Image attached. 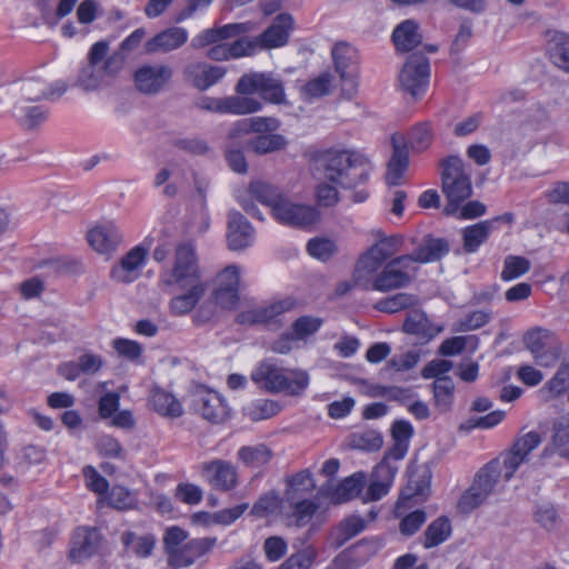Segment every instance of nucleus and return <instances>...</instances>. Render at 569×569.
I'll use <instances>...</instances> for the list:
<instances>
[{
	"label": "nucleus",
	"instance_id": "56",
	"mask_svg": "<svg viewBox=\"0 0 569 569\" xmlns=\"http://www.w3.org/2000/svg\"><path fill=\"white\" fill-rule=\"evenodd\" d=\"M569 449V422L565 419H560L555 425V433L552 437V450L546 448L542 452V457H547L552 451H556L560 457L563 456V451Z\"/></svg>",
	"mask_w": 569,
	"mask_h": 569
},
{
	"label": "nucleus",
	"instance_id": "9",
	"mask_svg": "<svg viewBox=\"0 0 569 569\" xmlns=\"http://www.w3.org/2000/svg\"><path fill=\"white\" fill-rule=\"evenodd\" d=\"M164 286H178L181 289L191 284H204L201 281L194 248L191 243H181L177 247L172 268L160 276Z\"/></svg>",
	"mask_w": 569,
	"mask_h": 569
},
{
	"label": "nucleus",
	"instance_id": "36",
	"mask_svg": "<svg viewBox=\"0 0 569 569\" xmlns=\"http://www.w3.org/2000/svg\"><path fill=\"white\" fill-rule=\"evenodd\" d=\"M237 458L244 467L258 469L270 462L272 451L264 443L243 446L238 450Z\"/></svg>",
	"mask_w": 569,
	"mask_h": 569
},
{
	"label": "nucleus",
	"instance_id": "58",
	"mask_svg": "<svg viewBox=\"0 0 569 569\" xmlns=\"http://www.w3.org/2000/svg\"><path fill=\"white\" fill-rule=\"evenodd\" d=\"M14 116L23 124L33 128L46 120L47 111L40 106L24 107L21 103H18L14 107Z\"/></svg>",
	"mask_w": 569,
	"mask_h": 569
},
{
	"label": "nucleus",
	"instance_id": "44",
	"mask_svg": "<svg viewBox=\"0 0 569 569\" xmlns=\"http://www.w3.org/2000/svg\"><path fill=\"white\" fill-rule=\"evenodd\" d=\"M557 341V337L550 330L543 328H533L523 337V343L532 357H536L543 348L548 349V347Z\"/></svg>",
	"mask_w": 569,
	"mask_h": 569
},
{
	"label": "nucleus",
	"instance_id": "38",
	"mask_svg": "<svg viewBox=\"0 0 569 569\" xmlns=\"http://www.w3.org/2000/svg\"><path fill=\"white\" fill-rule=\"evenodd\" d=\"M448 252L447 243L441 239L426 240L412 254L407 256L410 258V264L415 262L428 263L439 260Z\"/></svg>",
	"mask_w": 569,
	"mask_h": 569
},
{
	"label": "nucleus",
	"instance_id": "45",
	"mask_svg": "<svg viewBox=\"0 0 569 569\" xmlns=\"http://www.w3.org/2000/svg\"><path fill=\"white\" fill-rule=\"evenodd\" d=\"M333 86V76L329 72H323L310 79L301 88V96L305 100H313L330 93Z\"/></svg>",
	"mask_w": 569,
	"mask_h": 569
},
{
	"label": "nucleus",
	"instance_id": "60",
	"mask_svg": "<svg viewBox=\"0 0 569 569\" xmlns=\"http://www.w3.org/2000/svg\"><path fill=\"white\" fill-rule=\"evenodd\" d=\"M540 443V435L537 431H529L518 437L510 449L528 461L530 453L537 449Z\"/></svg>",
	"mask_w": 569,
	"mask_h": 569
},
{
	"label": "nucleus",
	"instance_id": "57",
	"mask_svg": "<svg viewBox=\"0 0 569 569\" xmlns=\"http://www.w3.org/2000/svg\"><path fill=\"white\" fill-rule=\"evenodd\" d=\"M291 511L290 516L296 520L299 526L306 525L318 509L315 501L310 499H301L295 502L287 503V512Z\"/></svg>",
	"mask_w": 569,
	"mask_h": 569
},
{
	"label": "nucleus",
	"instance_id": "26",
	"mask_svg": "<svg viewBox=\"0 0 569 569\" xmlns=\"http://www.w3.org/2000/svg\"><path fill=\"white\" fill-rule=\"evenodd\" d=\"M216 542V538L191 539L182 547L168 555L169 562L176 568L190 566L196 559L211 550Z\"/></svg>",
	"mask_w": 569,
	"mask_h": 569
},
{
	"label": "nucleus",
	"instance_id": "59",
	"mask_svg": "<svg viewBox=\"0 0 569 569\" xmlns=\"http://www.w3.org/2000/svg\"><path fill=\"white\" fill-rule=\"evenodd\" d=\"M506 417V412L502 410H495L489 412L486 416L471 418L465 423L461 425V429L463 430H472V429H491L498 426Z\"/></svg>",
	"mask_w": 569,
	"mask_h": 569
},
{
	"label": "nucleus",
	"instance_id": "39",
	"mask_svg": "<svg viewBox=\"0 0 569 569\" xmlns=\"http://www.w3.org/2000/svg\"><path fill=\"white\" fill-rule=\"evenodd\" d=\"M412 426L408 421H396L392 426L395 446L386 458H388V460L390 458H393L395 460H401L408 450V443L412 437Z\"/></svg>",
	"mask_w": 569,
	"mask_h": 569
},
{
	"label": "nucleus",
	"instance_id": "27",
	"mask_svg": "<svg viewBox=\"0 0 569 569\" xmlns=\"http://www.w3.org/2000/svg\"><path fill=\"white\" fill-rule=\"evenodd\" d=\"M189 39V32L182 27L168 28L146 42L149 53L162 51L169 52L182 47Z\"/></svg>",
	"mask_w": 569,
	"mask_h": 569
},
{
	"label": "nucleus",
	"instance_id": "41",
	"mask_svg": "<svg viewBox=\"0 0 569 569\" xmlns=\"http://www.w3.org/2000/svg\"><path fill=\"white\" fill-rule=\"evenodd\" d=\"M282 410L279 401L272 399H257L243 409L244 415L252 421H261L277 416Z\"/></svg>",
	"mask_w": 569,
	"mask_h": 569
},
{
	"label": "nucleus",
	"instance_id": "49",
	"mask_svg": "<svg viewBox=\"0 0 569 569\" xmlns=\"http://www.w3.org/2000/svg\"><path fill=\"white\" fill-rule=\"evenodd\" d=\"M124 547L131 550L136 556L144 558L151 555L156 539L151 535L137 537L133 532H126L121 537Z\"/></svg>",
	"mask_w": 569,
	"mask_h": 569
},
{
	"label": "nucleus",
	"instance_id": "28",
	"mask_svg": "<svg viewBox=\"0 0 569 569\" xmlns=\"http://www.w3.org/2000/svg\"><path fill=\"white\" fill-rule=\"evenodd\" d=\"M402 137H393V153L388 162L386 181L389 186H399L405 181V173L409 167V154L402 146Z\"/></svg>",
	"mask_w": 569,
	"mask_h": 569
},
{
	"label": "nucleus",
	"instance_id": "17",
	"mask_svg": "<svg viewBox=\"0 0 569 569\" xmlns=\"http://www.w3.org/2000/svg\"><path fill=\"white\" fill-rule=\"evenodd\" d=\"M173 71L164 63H146L139 67L133 80L136 88L147 94H154L163 90L170 82Z\"/></svg>",
	"mask_w": 569,
	"mask_h": 569
},
{
	"label": "nucleus",
	"instance_id": "16",
	"mask_svg": "<svg viewBox=\"0 0 569 569\" xmlns=\"http://www.w3.org/2000/svg\"><path fill=\"white\" fill-rule=\"evenodd\" d=\"M87 241L98 254L110 258L123 242V234L113 221H106L88 230Z\"/></svg>",
	"mask_w": 569,
	"mask_h": 569
},
{
	"label": "nucleus",
	"instance_id": "6",
	"mask_svg": "<svg viewBox=\"0 0 569 569\" xmlns=\"http://www.w3.org/2000/svg\"><path fill=\"white\" fill-rule=\"evenodd\" d=\"M109 42L98 41L88 52V63L80 71L78 81L86 90H94L114 78L123 68L118 53H109Z\"/></svg>",
	"mask_w": 569,
	"mask_h": 569
},
{
	"label": "nucleus",
	"instance_id": "23",
	"mask_svg": "<svg viewBox=\"0 0 569 569\" xmlns=\"http://www.w3.org/2000/svg\"><path fill=\"white\" fill-rule=\"evenodd\" d=\"M254 238V229L250 222L240 212H229L227 231L229 249L233 251L244 250L253 244Z\"/></svg>",
	"mask_w": 569,
	"mask_h": 569
},
{
	"label": "nucleus",
	"instance_id": "22",
	"mask_svg": "<svg viewBox=\"0 0 569 569\" xmlns=\"http://www.w3.org/2000/svg\"><path fill=\"white\" fill-rule=\"evenodd\" d=\"M100 535L94 528L79 527L73 531L69 548V559L80 563L90 559L99 549Z\"/></svg>",
	"mask_w": 569,
	"mask_h": 569
},
{
	"label": "nucleus",
	"instance_id": "47",
	"mask_svg": "<svg viewBox=\"0 0 569 569\" xmlns=\"http://www.w3.org/2000/svg\"><path fill=\"white\" fill-rule=\"evenodd\" d=\"M317 557V548L312 545H308L293 552L278 567V569H311Z\"/></svg>",
	"mask_w": 569,
	"mask_h": 569
},
{
	"label": "nucleus",
	"instance_id": "19",
	"mask_svg": "<svg viewBox=\"0 0 569 569\" xmlns=\"http://www.w3.org/2000/svg\"><path fill=\"white\" fill-rule=\"evenodd\" d=\"M200 473L210 487L220 491H229L238 485L237 467L230 461L213 459L200 466Z\"/></svg>",
	"mask_w": 569,
	"mask_h": 569
},
{
	"label": "nucleus",
	"instance_id": "40",
	"mask_svg": "<svg viewBox=\"0 0 569 569\" xmlns=\"http://www.w3.org/2000/svg\"><path fill=\"white\" fill-rule=\"evenodd\" d=\"M99 502L107 503L119 510H129L137 507L138 499L137 495L128 488L113 486L110 491H107L103 498H100Z\"/></svg>",
	"mask_w": 569,
	"mask_h": 569
},
{
	"label": "nucleus",
	"instance_id": "14",
	"mask_svg": "<svg viewBox=\"0 0 569 569\" xmlns=\"http://www.w3.org/2000/svg\"><path fill=\"white\" fill-rule=\"evenodd\" d=\"M413 272L415 267L410 264V258L405 256L395 258L376 276L371 289L386 292L406 287L411 281Z\"/></svg>",
	"mask_w": 569,
	"mask_h": 569
},
{
	"label": "nucleus",
	"instance_id": "43",
	"mask_svg": "<svg viewBox=\"0 0 569 569\" xmlns=\"http://www.w3.org/2000/svg\"><path fill=\"white\" fill-rule=\"evenodd\" d=\"M490 462L495 465V469L502 478V481L507 482L515 476L519 467L527 462V460L512 449H509Z\"/></svg>",
	"mask_w": 569,
	"mask_h": 569
},
{
	"label": "nucleus",
	"instance_id": "5",
	"mask_svg": "<svg viewBox=\"0 0 569 569\" xmlns=\"http://www.w3.org/2000/svg\"><path fill=\"white\" fill-rule=\"evenodd\" d=\"M251 380L271 393L287 392L300 396L308 388L310 377L306 370H287L271 360H263L251 371Z\"/></svg>",
	"mask_w": 569,
	"mask_h": 569
},
{
	"label": "nucleus",
	"instance_id": "50",
	"mask_svg": "<svg viewBox=\"0 0 569 569\" xmlns=\"http://www.w3.org/2000/svg\"><path fill=\"white\" fill-rule=\"evenodd\" d=\"M276 512L287 513V503L283 502V497L280 498L274 492L261 497L252 507V513L257 517H267Z\"/></svg>",
	"mask_w": 569,
	"mask_h": 569
},
{
	"label": "nucleus",
	"instance_id": "12",
	"mask_svg": "<svg viewBox=\"0 0 569 569\" xmlns=\"http://www.w3.org/2000/svg\"><path fill=\"white\" fill-rule=\"evenodd\" d=\"M502 481L495 469V465L488 462L475 477L470 488L461 496L458 508L462 512H470L481 506Z\"/></svg>",
	"mask_w": 569,
	"mask_h": 569
},
{
	"label": "nucleus",
	"instance_id": "3",
	"mask_svg": "<svg viewBox=\"0 0 569 569\" xmlns=\"http://www.w3.org/2000/svg\"><path fill=\"white\" fill-rule=\"evenodd\" d=\"M238 96L228 97L229 114L244 116L259 112L263 103L251 97L258 93L270 103L286 102V94L281 82L270 73L251 72L243 74L236 87Z\"/></svg>",
	"mask_w": 569,
	"mask_h": 569
},
{
	"label": "nucleus",
	"instance_id": "11",
	"mask_svg": "<svg viewBox=\"0 0 569 569\" xmlns=\"http://www.w3.org/2000/svg\"><path fill=\"white\" fill-rule=\"evenodd\" d=\"M271 216L283 226L309 228L320 220L319 211L310 204H306L283 194L273 207Z\"/></svg>",
	"mask_w": 569,
	"mask_h": 569
},
{
	"label": "nucleus",
	"instance_id": "4",
	"mask_svg": "<svg viewBox=\"0 0 569 569\" xmlns=\"http://www.w3.org/2000/svg\"><path fill=\"white\" fill-rule=\"evenodd\" d=\"M280 121L273 117H252L236 121L229 131V139L236 143L238 139L249 133L257 136L248 140V148L258 154H267L284 149L288 140L277 133Z\"/></svg>",
	"mask_w": 569,
	"mask_h": 569
},
{
	"label": "nucleus",
	"instance_id": "24",
	"mask_svg": "<svg viewBox=\"0 0 569 569\" xmlns=\"http://www.w3.org/2000/svg\"><path fill=\"white\" fill-rule=\"evenodd\" d=\"M183 73L197 89L207 90L226 76L227 69L207 62H191L184 68Z\"/></svg>",
	"mask_w": 569,
	"mask_h": 569
},
{
	"label": "nucleus",
	"instance_id": "21",
	"mask_svg": "<svg viewBox=\"0 0 569 569\" xmlns=\"http://www.w3.org/2000/svg\"><path fill=\"white\" fill-rule=\"evenodd\" d=\"M332 57L342 81V91L352 97L357 91L358 77L356 51L348 43H337L332 49Z\"/></svg>",
	"mask_w": 569,
	"mask_h": 569
},
{
	"label": "nucleus",
	"instance_id": "2",
	"mask_svg": "<svg viewBox=\"0 0 569 569\" xmlns=\"http://www.w3.org/2000/svg\"><path fill=\"white\" fill-rule=\"evenodd\" d=\"M254 30L251 22L229 23L217 28H208L197 33L191 40L194 49L208 48L207 58L214 61H228L252 56L249 38H240L232 43L226 41Z\"/></svg>",
	"mask_w": 569,
	"mask_h": 569
},
{
	"label": "nucleus",
	"instance_id": "13",
	"mask_svg": "<svg viewBox=\"0 0 569 569\" xmlns=\"http://www.w3.org/2000/svg\"><path fill=\"white\" fill-rule=\"evenodd\" d=\"M430 80L428 59L420 53L410 54L398 74L401 89L413 98H420L427 91Z\"/></svg>",
	"mask_w": 569,
	"mask_h": 569
},
{
	"label": "nucleus",
	"instance_id": "8",
	"mask_svg": "<svg viewBox=\"0 0 569 569\" xmlns=\"http://www.w3.org/2000/svg\"><path fill=\"white\" fill-rule=\"evenodd\" d=\"M397 242L393 238L382 239L361 254L353 271V286L366 290L371 289L378 270L397 252Z\"/></svg>",
	"mask_w": 569,
	"mask_h": 569
},
{
	"label": "nucleus",
	"instance_id": "64",
	"mask_svg": "<svg viewBox=\"0 0 569 569\" xmlns=\"http://www.w3.org/2000/svg\"><path fill=\"white\" fill-rule=\"evenodd\" d=\"M417 302L412 295L398 293L392 297L386 298L378 303V308L385 312H398L405 308L411 307Z\"/></svg>",
	"mask_w": 569,
	"mask_h": 569
},
{
	"label": "nucleus",
	"instance_id": "15",
	"mask_svg": "<svg viewBox=\"0 0 569 569\" xmlns=\"http://www.w3.org/2000/svg\"><path fill=\"white\" fill-rule=\"evenodd\" d=\"M295 29V20L289 13L278 14L271 26L266 29L261 34L254 38H249L252 47V54L259 50L276 49L284 47L290 33Z\"/></svg>",
	"mask_w": 569,
	"mask_h": 569
},
{
	"label": "nucleus",
	"instance_id": "18",
	"mask_svg": "<svg viewBox=\"0 0 569 569\" xmlns=\"http://www.w3.org/2000/svg\"><path fill=\"white\" fill-rule=\"evenodd\" d=\"M282 196L283 193L277 187L264 181H253L247 189L238 193L237 199L248 213L261 219L251 199H256L267 206L270 212H272L274 204L278 203Z\"/></svg>",
	"mask_w": 569,
	"mask_h": 569
},
{
	"label": "nucleus",
	"instance_id": "46",
	"mask_svg": "<svg viewBox=\"0 0 569 569\" xmlns=\"http://www.w3.org/2000/svg\"><path fill=\"white\" fill-rule=\"evenodd\" d=\"M323 320L320 317L302 316L291 326V331L298 342L307 343L322 327Z\"/></svg>",
	"mask_w": 569,
	"mask_h": 569
},
{
	"label": "nucleus",
	"instance_id": "7",
	"mask_svg": "<svg viewBox=\"0 0 569 569\" xmlns=\"http://www.w3.org/2000/svg\"><path fill=\"white\" fill-rule=\"evenodd\" d=\"M441 187L448 200L446 213H456L458 204L471 196L470 176L465 171V164L459 157L451 156L442 161Z\"/></svg>",
	"mask_w": 569,
	"mask_h": 569
},
{
	"label": "nucleus",
	"instance_id": "35",
	"mask_svg": "<svg viewBox=\"0 0 569 569\" xmlns=\"http://www.w3.org/2000/svg\"><path fill=\"white\" fill-rule=\"evenodd\" d=\"M403 330L407 333L416 335L425 339H431L440 333L443 328L432 326L426 313L420 310H412L408 313L403 323Z\"/></svg>",
	"mask_w": 569,
	"mask_h": 569
},
{
	"label": "nucleus",
	"instance_id": "30",
	"mask_svg": "<svg viewBox=\"0 0 569 569\" xmlns=\"http://www.w3.org/2000/svg\"><path fill=\"white\" fill-rule=\"evenodd\" d=\"M149 405L158 415L166 418H179L183 413L181 401L172 392L161 388L152 389Z\"/></svg>",
	"mask_w": 569,
	"mask_h": 569
},
{
	"label": "nucleus",
	"instance_id": "53",
	"mask_svg": "<svg viewBox=\"0 0 569 569\" xmlns=\"http://www.w3.org/2000/svg\"><path fill=\"white\" fill-rule=\"evenodd\" d=\"M170 179L173 180V182L168 183L164 189L163 193L166 196L172 197L177 193V184L182 180V169L177 163H170L167 167L162 168L154 178V186L160 187L168 182Z\"/></svg>",
	"mask_w": 569,
	"mask_h": 569
},
{
	"label": "nucleus",
	"instance_id": "32",
	"mask_svg": "<svg viewBox=\"0 0 569 569\" xmlns=\"http://www.w3.org/2000/svg\"><path fill=\"white\" fill-rule=\"evenodd\" d=\"M197 406L204 419L216 423L224 421L229 416V407L214 391H207L199 396Z\"/></svg>",
	"mask_w": 569,
	"mask_h": 569
},
{
	"label": "nucleus",
	"instance_id": "10",
	"mask_svg": "<svg viewBox=\"0 0 569 569\" xmlns=\"http://www.w3.org/2000/svg\"><path fill=\"white\" fill-rule=\"evenodd\" d=\"M153 238L149 234L130 248L110 269V279L116 283L130 284L137 281L148 263Z\"/></svg>",
	"mask_w": 569,
	"mask_h": 569
},
{
	"label": "nucleus",
	"instance_id": "1",
	"mask_svg": "<svg viewBox=\"0 0 569 569\" xmlns=\"http://www.w3.org/2000/svg\"><path fill=\"white\" fill-rule=\"evenodd\" d=\"M316 174L342 188H351L367 180L370 161L360 151L333 147L320 151L315 160Z\"/></svg>",
	"mask_w": 569,
	"mask_h": 569
},
{
	"label": "nucleus",
	"instance_id": "54",
	"mask_svg": "<svg viewBox=\"0 0 569 569\" xmlns=\"http://www.w3.org/2000/svg\"><path fill=\"white\" fill-rule=\"evenodd\" d=\"M569 389V363L561 362L553 377L545 385L542 391L548 393L549 398L562 395Z\"/></svg>",
	"mask_w": 569,
	"mask_h": 569
},
{
	"label": "nucleus",
	"instance_id": "61",
	"mask_svg": "<svg viewBox=\"0 0 569 569\" xmlns=\"http://www.w3.org/2000/svg\"><path fill=\"white\" fill-rule=\"evenodd\" d=\"M86 487L99 495L101 498L107 493L109 483L104 477H102L98 470L92 466H86L82 469Z\"/></svg>",
	"mask_w": 569,
	"mask_h": 569
},
{
	"label": "nucleus",
	"instance_id": "31",
	"mask_svg": "<svg viewBox=\"0 0 569 569\" xmlns=\"http://www.w3.org/2000/svg\"><path fill=\"white\" fill-rule=\"evenodd\" d=\"M547 51L552 62L560 69L569 71V34L549 30L546 33Z\"/></svg>",
	"mask_w": 569,
	"mask_h": 569
},
{
	"label": "nucleus",
	"instance_id": "51",
	"mask_svg": "<svg viewBox=\"0 0 569 569\" xmlns=\"http://www.w3.org/2000/svg\"><path fill=\"white\" fill-rule=\"evenodd\" d=\"M450 533L451 526L449 520L446 518H438L428 526L425 532L423 546L426 548L436 547L445 542L449 538Z\"/></svg>",
	"mask_w": 569,
	"mask_h": 569
},
{
	"label": "nucleus",
	"instance_id": "52",
	"mask_svg": "<svg viewBox=\"0 0 569 569\" xmlns=\"http://www.w3.org/2000/svg\"><path fill=\"white\" fill-rule=\"evenodd\" d=\"M366 527L365 520L358 516L346 518L333 532V539L338 546L360 533Z\"/></svg>",
	"mask_w": 569,
	"mask_h": 569
},
{
	"label": "nucleus",
	"instance_id": "25",
	"mask_svg": "<svg viewBox=\"0 0 569 569\" xmlns=\"http://www.w3.org/2000/svg\"><path fill=\"white\" fill-rule=\"evenodd\" d=\"M398 468L391 465L388 458H385L375 469L372 480L363 496V501H377L385 497L396 477Z\"/></svg>",
	"mask_w": 569,
	"mask_h": 569
},
{
	"label": "nucleus",
	"instance_id": "29",
	"mask_svg": "<svg viewBox=\"0 0 569 569\" xmlns=\"http://www.w3.org/2000/svg\"><path fill=\"white\" fill-rule=\"evenodd\" d=\"M316 489V481L309 469L301 470L287 480L283 502L290 503L307 499Z\"/></svg>",
	"mask_w": 569,
	"mask_h": 569
},
{
	"label": "nucleus",
	"instance_id": "42",
	"mask_svg": "<svg viewBox=\"0 0 569 569\" xmlns=\"http://www.w3.org/2000/svg\"><path fill=\"white\" fill-rule=\"evenodd\" d=\"M492 228V221L485 220L467 227L462 230L463 248L468 252H475L488 238Z\"/></svg>",
	"mask_w": 569,
	"mask_h": 569
},
{
	"label": "nucleus",
	"instance_id": "48",
	"mask_svg": "<svg viewBox=\"0 0 569 569\" xmlns=\"http://www.w3.org/2000/svg\"><path fill=\"white\" fill-rule=\"evenodd\" d=\"M433 140V132L430 123L423 122L411 128L408 133V144L411 151L422 152L427 150Z\"/></svg>",
	"mask_w": 569,
	"mask_h": 569
},
{
	"label": "nucleus",
	"instance_id": "20",
	"mask_svg": "<svg viewBox=\"0 0 569 569\" xmlns=\"http://www.w3.org/2000/svg\"><path fill=\"white\" fill-rule=\"evenodd\" d=\"M293 306L295 301L291 298L254 306L241 311L237 316V322L240 325H267L277 322L279 317L290 311Z\"/></svg>",
	"mask_w": 569,
	"mask_h": 569
},
{
	"label": "nucleus",
	"instance_id": "37",
	"mask_svg": "<svg viewBox=\"0 0 569 569\" xmlns=\"http://www.w3.org/2000/svg\"><path fill=\"white\" fill-rule=\"evenodd\" d=\"M366 482L363 472H356L343 479L330 495V499L335 503H342L358 497Z\"/></svg>",
	"mask_w": 569,
	"mask_h": 569
},
{
	"label": "nucleus",
	"instance_id": "63",
	"mask_svg": "<svg viewBox=\"0 0 569 569\" xmlns=\"http://www.w3.org/2000/svg\"><path fill=\"white\" fill-rule=\"evenodd\" d=\"M530 268L527 259L521 257L510 256L505 260V267L501 272V278L506 281L513 280L525 274Z\"/></svg>",
	"mask_w": 569,
	"mask_h": 569
},
{
	"label": "nucleus",
	"instance_id": "55",
	"mask_svg": "<svg viewBox=\"0 0 569 569\" xmlns=\"http://www.w3.org/2000/svg\"><path fill=\"white\" fill-rule=\"evenodd\" d=\"M308 253L320 261H327L337 252V244L332 239L317 237L307 243Z\"/></svg>",
	"mask_w": 569,
	"mask_h": 569
},
{
	"label": "nucleus",
	"instance_id": "62",
	"mask_svg": "<svg viewBox=\"0 0 569 569\" xmlns=\"http://www.w3.org/2000/svg\"><path fill=\"white\" fill-rule=\"evenodd\" d=\"M112 347L119 357L126 358L130 361L138 360L143 351L142 346L131 339L117 338L112 341Z\"/></svg>",
	"mask_w": 569,
	"mask_h": 569
},
{
	"label": "nucleus",
	"instance_id": "33",
	"mask_svg": "<svg viewBox=\"0 0 569 569\" xmlns=\"http://www.w3.org/2000/svg\"><path fill=\"white\" fill-rule=\"evenodd\" d=\"M187 291L171 298L169 310L173 316H186L199 303L206 292V284L187 286Z\"/></svg>",
	"mask_w": 569,
	"mask_h": 569
},
{
	"label": "nucleus",
	"instance_id": "34",
	"mask_svg": "<svg viewBox=\"0 0 569 569\" xmlns=\"http://www.w3.org/2000/svg\"><path fill=\"white\" fill-rule=\"evenodd\" d=\"M392 40L399 51L415 49L422 40L418 22L412 19L400 22L392 32Z\"/></svg>",
	"mask_w": 569,
	"mask_h": 569
}]
</instances>
